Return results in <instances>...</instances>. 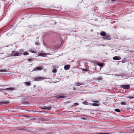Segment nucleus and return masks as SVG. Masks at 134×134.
<instances>
[{"label":"nucleus","instance_id":"nucleus-23","mask_svg":"<svg viewBox=\"0 0 134 134\" xmlns=\"http://www.w3.org/2000/svg\"><path fill=\"white\" fill-rule=\"evenodd\" d=\"M82 104H85V105H88V102L87 101H85V102H83L82 103Z\"/></svg>","mask_w":134,"mask_h":134},{"label":"nucleus","instance_id":"nucleus-2","mask_svg":"<svg viewBox=\"0 0 134 134\" xmlns=\"http://www.w3.org/2000/svg\"><path fill=\"white\" fill-rule=\"evenodd\" d=\"M44 79V77L41 76H37L34 77V81H40Z\"/></svg>","mask_w":134,"mask_h":134},{"label":"nucleus","instance_id":"nucleus-14","mask_svg":"<svg viewBox=\"0 0 134 134\" xmlns=\"http://www.w3.org/2000/svg\"><path fill=\"white\" fill-rule=\"evenodd\" d=\"M32 50L33 49H31L29 50V51L30 52L34 54H36L37 53V52H36L34 51H33Z\"/></svg>","mask_w":134,"mask_h":134},{"label":"nucleus","instance_id":"nucleus-16","mask_svg":"<svg viewBox=\"0 0 134 134\" xmlns=\"http://www.w3.org/2000/svg\"><path fill=\"white\" fill-rule=\"evenodd\" d=\"M82 84L83 83H80L79 82H77L75 84V85L76 86H79Z\"/></svg>","mask_w":134,"mask_h":134},{"label":"nucleus","instance_id":"nucleus-7","mask_svg":"<svg viewBox=\"0 0 134 134\" xmlns=\"http://www.w3.org/2000/svg\"><path fill=\"white\" fill-rule=\"evenodd\" d=\"M130 85H122L121 86V87L126 89H129L130 88Z\"/></svg>","mask_w":134,"mask_h":134},{"label":"nucleus","instance_id":"nucleus-6","mask_svg":"<svg viewBox=\"0 0 134 134\" xmlns=\"http://www.w3.org/2000/svg\"><path fill=\"white\" fill-rule=\"evenodd\" d=\"M43 69V68L41 67H37L34 69L32 71H37V70L40 71Z\"/></svg>","mask_w":134,"mask_h":134},{"label":"nucleus","instance_id":"nucleus-29","mask_svg":"<svg viewBox=\"0 0 134 134\" xmlns=\"http://www.w3.org/2000/svg\"><path fill=\"white\" fill-rule=\"evenodd\" d=\"M74 105L75 106H77L79 105V104L77 103H74Z\"/></svg>","mask_w":134,"mask_h":134},{"label":"nucleus","instance_id":"nucleus-22","mask_svg":"<svg viewBox=\"0 0 134 134\" xmlns=\"http://www.w3.org/2000/svg\"><path fill=\"white\" fill-rule=\"evenodd\" d=\"M6 103H7V102H0V105H3Z\"/></svg>","mask_w":134,"mask_h":134},{"label":"nucleus","instance_id":"nucleus-18","mask_svg":"<svg viewBox=\"0 0 134 134\" xmlns=\"http://www.w3.org/2000/svg\"><path fill=\"white\" fill-rule=\"evenodd\" d=\"M27 60L29 62L32 61L34 60V58H28Z\"/></svg>","mask_w":134,"mask_h":134},{"label":"nucleus","instance_id":"nucleus-25","mask_svg":"<svg viewBox=\"0 0 134 134\" xmlns=\"http://www.w3.org/2000/svg\"><path fill=\"white\" fill-rule=\"evenodd\" d=\"M115 111L117 112H120L121 111L120 110L118 109H115Z\"/></svg>","mask_w":134,"mask_h":134},{"label":"nucleus","instance_id":"nucleus-5","mask_svg":"<svg viewBox=\"0 0 134 134\" xmlns=\"http://www.w3.org/2000/svg\"><path fill=\"white\" fill-rule=\"evenodd\" d=\"M92 102H93L95 103L92 104V105L94 106H98L99 105V102L98 101H94L92 100Z\"/></svg>","mask_w":134,"mask_h":134},{"label":"nucleus","instance_id":"nucleus-12","mask_svg":"<svg viewBox=\"0 0 134 134\" xmlns=\"http://www.w3.org/2000/svg\"><path fill=\"white\" fill-rule=\"evenodd\" d=\"M106 34L105 32L104 31H102L100 33V35L102 36H104Z\"/></svg>","mask_w":134,"mask_h":134},{"label":"nucleus","instance_id":"nucleus-17","mask_svg":"<svg viewBox=\"0 0 134 134\" xmlns=\"http://www.w3.org/2000/svg\"><path fill=\"white\" fill-rule=\"evenodd\" d=\"M30 82V81L25 82L24 83H25L26 85L29 86L31 85Z\"/></svg>","mask_w":134,"mask_h":134},{"label":"nucleus","instance_id":"nucleus-4","mask_svg":"<svg viewBox=\"0 0 134 134\" xmlns=\"http://www.w3.org/2000/svg\"><path fill=\"white\" fill-rule=\"evenodd\" d=\"M104 37L103 38V39L106 40H110L111 38L110 37V36L108 34H106Z\"/></svg>","mask_w":134,"mask_h":134},{"label":"nucleus","instance_id":"nucleus-27","mask_svg":"<svg viewBox=\"0 0 134 134\" xmlns=\"http://www.w3.org/2000/svg\"><path fill=\"white\" fill-rule=\"evenodd\" d=\"M121 104L122 105H126V103L125 102H121Z\"/></svg>","mask_w":134,"mask_h":134},{"label":"nucleus","instance_id":"nucleus-3","mask_svg":"<svg viewBox=\"0 0 134 134\" xmlns=\"http://www.w3.org/2000/svg\"><path fill=\"white\" fill-rule=\"evenodd\" d=\"M50 54V53H43L42 52H39L38 53V55L39 56L45 57L46 56Z\"/></svg>","mask_w":134,"mask_h":134},{"label":"nucleus","instance_id":"nucleus-24","mask_svg":"<svg viewBox=\"0 0 134 134\" xmlns=\"http://www.w3.org/2000/svg\"><path fill=\"white\" fill-rule=\"evenodd\" d=\"M102 79V78L101 77H99L96 78V80H98V81L101 80Z\"/></svg>","mask_w":134,"mask_h":134},{"label":"nucleus","instance_id":"nucleus-19","mask_svg":"<svg viewBox=\"0 0 134 134\" xmlns=\"http://www.w3.org/2000/svg\"><path fill=\"white\" fill-rule=\"evenodd\" d=\"M57 69L56 68H55L53 69L52 70V72L54 73H55L57 72Z\"/></svg>","mask_w":134,"mask_h":134},{"label":"nucleus","instance_id":"nucleus-26","mask_svg":"<svg viewBox=\"0 0 134 134\" xmlns=\"http://www.w3.org/2000/svg\"><path fill=\"white\" fill-rule=\"evenodd\" d=\"M23 54L25 55H29V54L28 52H25L23 53Z\"/></svg>","mask_w":134,"mask_h":134},{"label":"nucleus","instance_id":"nucleus-31","mask_svg":"<svg viewBox=\"0 0 134 134\" xmlns=\"http://www.w3.org/2000/svg\"><path fill=\"white\" fill-rule=\"evenodd\" d=\"M74 90H75V88H74Z\"/></svg>","mask_w":134,"mask_h":134},{"label":"nucleus","instance_id":"nucleus-10","mask_svg":"<svg viewBox=\"0 0 134 134\" xmlns=\"http://www.w3.org/2000/svg\"><path fill=\"white\" fill-rule=\"evenodd\" d=\"M42 109H48V110H50L51 109V107L49 106H44Z\"/></svg>","mask_w":134,"mask_h":134},{"label":"nucleus","instance_id":"nucleus-9","mask_svg":"<svg viewBox=\"0 0 134 134\" xmlns=\"http://www.w3.org/2000/svg\"><path fill=\"white\" fill-rule=\"evenodd\" d=\"M70 66L69 65H66L64 66V69L66 70H68L70 68Z\"/></svg>","mask_w":134,"mask_h":134},{"label":"nucleus","instance_id":"nucleus-21","mask_svg":"<svg viewBox=\"0 0 134 134\" xmlns=\"http://www.w3.org/2000/svg\"><path fill=\"white\" fill-rule=\"evenodd\" d=\"M126 97L130 99H132L134 98V95L132 96H126Z\"/></svg>","mask_w":134,"mask_h":134},{"label":"nucleus","instance_id":"nucleus-1","mask_svg":"<svg viewBox=\"0 0 134 134\" xmlns=\"http://www.w3.org/2000/svg\"><path fill=\"white\" fill-rule=\"evenodd\" d=\"M11 55L12 56H21L22 55V53H19L17 51H13L11 53Z\"/></svg>","mask_w":134,"mask_h":134},{"label":"nucleus","instance_id":"nucleus-11","mask_svg":"<svg viewBox=\"0 0 134 134\" xmlns=\"http://www.w3.org/2000/svg\"><path fill=\"white\" fill-rule=\"evenodd\" d=\"M65 97V96L62 95H57L55 96V98L57 99L64 98Z\"/></svg>","mask_w":134,"mask_h":134},{"label":"nucleus","instance_id":"nucleus-30","mask_svg":"<svg viewBox=\"0 0 134 134\" xmlns=\"http://www.w3.org/2000/svg\"><path fill=\"white\" fill-rule=\"evenodd\" d=\"M83 71H87V69H83Z\"/></svg>","mask_w":134,"mask_h":134},{"label":"nucleus","instance_id":"nucleus-15","mask_svg":"<svg viewBox=\"0 0 134 134\" xmlns=\"http://www.w3.org/2000/svg\"><path fill=\"white\" fill-rule=\"evenodd\" d=\"M37 119H38L39 120H41L43 121H47V120L46 119H43L42 118H40V117H37Z\"/></svg>","mask_w":134,"mask_h":134},{"label":"nucleus","instance_id":"nucleus-28","mask_svg":"<svg viewBox=\"0 0 134 134\" xmlns=\"http://www.w3.org/2000/svg\"><path fill=\"white\" fill-rule=\"evenodd\" d=\"M20 53H22V54H23V53L24 52L23 50L22 49H20Z\"/></svg>","mask_w":134,"mask_h":134},{"label":"nucleus","instance_id":"nucleus-13","mask_svg":"<svg viewBox=\"0 0 134 134\" xmlns=\"http://www.w3.org/2000/svg\"><path fill=\"white\" fill-rule=\"evenodd\" d=\"M14 90V88L11 87V88H5V89H4V90H6V91L8 90L12 91V90Z\"/></svg>","mask_w":134,"mask_h":134},{"label":"nucleus","instance_id":"nucleus-8","mask_svg":"<svg viewBox=\"0 0 134 134\" xmlns=\"http://www.w3.org/2000/svg\"><path fill=\"white\" fill-rule=\"evenodd\" d=\"M121 57L119 56H116L113 57V59L115 60H118L121 59Z\"/></svg>","mask_w":134,"mask_h":134},{"label":"nucleus","instance_id":"nucleus-20","mask_svg":"<svg viewBox=\"0 0 134 134\" xmlns=\"http://www.w3.org/2000/svg\"><path fill=\"white\" fill-rule=\"evenodd\" d=\"M97 65L101 67H102L103 66V63H98Z\"/></svg>","mask_w":134,"mask_h":134}]
</instances>
